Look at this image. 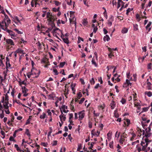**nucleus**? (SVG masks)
<instances>
[{"instance_id":"obj_1","label":"nucleus","mask_w":152,"mask_h":152,"mask_svg":"<svg viewBox=\"0 0 152 152\" xmlns=\"http://www.w3.org/2000/svg\"><path fill=\"white\" fill-rule=\"evenodd\" d=\"M142 125L143 127V128L144 129H145V131H146L145 133V137L146 138H148L150 136H151V128L148 129V128H145V126H147V125L146 124L144 125L143 124L142 122Z\"/></svg>"},{"instance_id":"obj_2","label":"nucleus","mask_w":152,"mask_h":152,"mask_svg":"<svg viewBox=\"0 0 152 152\" xmlns=\"http://www.w3.org/2000/svg\"><path fill=\"white\" fill-rule=\"evenodd\" d=\"M31 73V75L34 74L36 75L35 77L37 78L38 77L40 73V71L39 70H37L34 67H32Z\"/></svg>"},{"instance_id":"obj_3","label":"nucleus","mask_w":152,"mask_h":152,"mask_svg":"<svg viewBox=\"0 0 152 152\" xmlns=\"http://www.w3.org/2000/svg\"><path fill=\"white\" fill-rule=\"evenodd\" d=\"M148 145V144L145 142L144 140H143L141 142L140 144V145L141 146L140 147H141L142 151H145V150H147L146 148ZM140 145L139 144L138 145V146H140Z\"/></svg>"},{"instance_id":"obj_4","label":"nucleus","mask_w":152,"mask_h":152,"mask_svg":"<svg viewBox=\"0 0 152 152\" xmlns=\"http://www.w3.org/2000/svg\"><path fill=\"white\" fill-rule=\"evenodd\" d=\"M79 120L81 121L83 120L85 115V113L84 110H82L79 112Z\"/></svg>"},{"instance_id":"obj_5","label":"nucleus","mask_w":152,"mask_h":152,"mask_svg":"<svg viewBox=\"0 0 152 152\" xmlns=\"http://www.w3.org/2000/svg\"><path fill=\"white\" fill-rule=\"evenodd\" d=\"M22 92L24 93L23 96H28V94L27 93L28 90L25 86H22Z\"/></svg>"},{"instance_id":"obj_6","label":"nucleus","mask_w":152,"mask_h":152,"mask_svg":"<svg viewBox=\"0 0 152 152\" xmlns=\"http://www.w3.org/2000/svg\"><path fill=\"white\" fill-rule=\"evenodd\" d=\"M61 112L62 114L61 115L59 116V118L60 119L61 122L62 123H63V121H62V120H63L64 121H65L66 119V117L65 116H64V114H63V113L62 110H61Z\"/></svg>"},{"instance_id":"obj_7","label":"nucleus","mask_w":152,"mask_h":152,"mask_svg":"<svg viewBox=\"0 0 152 152\" xmlns=\"http://www.w3.org/2000/svg\"><path fill=\"white\" fill-rule=\"evenodd\" d=\"M7 44L12 45H14V44L12 40L10 39H7L6 40Z\"/></svg>"},{"instance_id":"obj_8","label":"nucleus","mask_w":152,"mask_h":152,"mask_svg":"<svg viewBox=\"0 0 152 152\" xmlns=\"http://www.w3.org/2000/svg\"><path fill=\"white\" fill-rule=\"evenodd\" d=\"M115 101L113 100H112L110 104L111 109H113L115 107Z\"/></svg>"},{"instance_id":"obj_9","label":"nucleus","mask_w":152,"mask_h":152,"mask_svg":"<svg viewBox=\"0 0 152 152\" xmlns=\"http://www.w3.org/2000/svg\"><path fill=\"white\" fill-rule=\"evenodd\" d=\"M47 20L49 23H53V21H54L55 20V17L53 15H52L51 17L48 19Z\"/></svg>"},{"instance_id":"obj_10","label":"nucleus","mask_w":152,"mask_h":152,"mask_svg":"<svg viewBox=\"0 0 152 152\" xmlns=\"http://www.w3.org/2000/svg\"><path fill=\"white\" fill-rule=\"evenodd\" d=\"M125 121L124 123V124L127 126H128L130 124V120L126 119L125 120Z\"/></svg>"},{"instance_id":"obj_11","label":"nucleus","mask_w":152,"mask_h":152,"mask_svg":"<svg viewBox=\"0 0 152 152\" xmlns=\"http://www.w3.org/2000/svg\"><path fill=\"white\" fill-rule=\"evenodd\" d=\"M93 119H89L88 121V127L90 128H91L92 127Z\"/></svg>"},{"instance_id":"obj_12","label":"nucleus","mask_w":152,"mask_h":152,"mask_svg":"<svg viewBox=\"0 0 152 152\" xmlns=\"http://www.w3.org/2000/svg\"><path fill=\"white\" fill-rule=\"evenodd\" d=\"M35 7H39L40 6V3H42V1L38 0H35Z\"/></svg>"},{"instance_id":"obj_13","label":"nucleus","mask_w":152,"mask_h":152,"mask_svg":"<svg viewBox=\"0 0 152 152\" xmlns=\"http://www.w3.org/2000/svg\"><path fill=\"white\" fill-rule=\"evenodd\" d=\"M110 39V38L108 35H106L103 38V40L104 41H105L106 40L107 41H109Z\"/></svg>"},{"instance_id":"obj_14","label":"nucleus","mask_w":152,"mask_h":152,"mask_svg":"<svg viewBox=\"0 0 152 152\" xmlns=\"http://www.w3.org/2000/svg\"><path fill=\"white\" fill-rule=\"evenodd\" d=\"M9 103L8 102H5V103H4L3 104L4 107V108L6 109H8L9 108V106H8Z\"/></svg>"},{"instance_id":"obj_15","label":"nucleus","mask_w":152,"mask_h":152,"mask_svg":"<svg viewBox=\"0 0 152 152\" xmlns=\"http://www.w3.org/2000/svg\"><path fill=\"white\" fill-rule=\"evenodd\" d=\"M145 94L148 96V97H151L152 96V93L150 91H146L145 92Z\"/></svg>"},{"instance_id":"obj_16","label":"nucleus","mask_w":152,"mask_h":152,"mask_svg":"<svg viewBox=\"0 0 152 152\" xmlns=\"http://www.w3.org/2000/svg\"><path fill=\"white\" fill-rule=\"evenodd\" d=\"M32 116H29V118L27 119V120L25 124L26 125H27L30 123V122L31 121V120L32 118Z\"/></svg>"},{"instance_id":"obj_17","label":"nucleus","mask_w":152,"mask_h":152,"mask_svg":"<svg viewBox=\"0 0 152 152\" xmlns=\"http://www.w3.org/2000/svg\"><path fill=\"white\" fill-rule=\"evenodd\" d=\"M62 39L64 42L67 44L69 43V40H68V38L66 37V38H62Z\"/></svg>"},{"instance_id":"obj_18","label":"nucleus","mask_w":152,"mask_h":152,"mask_svg":"<svg viewBox=\"0 0 152 152\" xmlns=\"http://www.w3.org/2000/svg\"><path fill=\"white\" fill-rule=\"evenodd\" d=\"M134 30V31H136L138 30V25L137 24L133 25Z\"/></svg>"},{"instance_id":"obj_19","label":"nucleus","mask_w":152,"mask_h":152,"mask_svg":"<svg viewBox=\"0 0 152 152\" xmlns=\"http://www.w3.org/2000/svg\"><path fill=\"white\" fill-rule=\"evenodd\" d=\"M128 31V29L127 28H124L121 31V32L123 34L126 33Z\"/></svg>"},{"instance_id":"obj_20","label":"nucleus","mask_w":152,"mask_h":152,"mask_svg":"<svg viewBox=\"0 0 152 152\" xmlns=\"http://www.w3.org/2000/svg\"><path fill=\"white\" fill-rule=\"evenodd\" d=\"M142 109V111L139 114V115H140L143 112H146V111H147L148 110V107H143Z\"/></svg>"},{"instance_id":"obj_21","label":"nucleus","mask_w":152,"mask_h":152,"mask_svg":"<svg viewBox=\"0 0 152 152\" xmlns=\"http://www.w3.org/2000/svg\"><path fill=\"white\" fill-rule=\"evenodd\" d=\"M48 96L49 99H54L55 97V95L53 94H50Z\"/></svg>"},{"instance_id":"obj_22","label":"nucleus","mask_w":152,"mask_h":152,"mask_svg":"<svg viewBox=\"0 0 152 152\" xmlns=\"http://www.w3.org/2000/svg\"><path fill=\"white\" fill-rule=\"evenodd\" d=\"M23 50H22L20 48H18L17 50H16L15 53H23Z\"/></svg>"},{"instance_id":"obj_23","label":"nucleus","mask_w":152,"mask_h":152,"mask_svg":"<svg viewBox=\"0 0 152 152\" xmlns=\"http://www.w3.org/2000/svg\"><path fill=\"white\" fill-rule=\"evenodd\" d=\"M90 82L91 85H94L95 83V81L94 78H92L90 80Z\"/></svg>"},{"instance_id":"obj_24","label":"nucleus","mask_w":152,"mask_h":152,"mask_svg":"<svg viewBox=\"0 0 152 152\" xmlns=\"http://www.w3.org/2000/svg\"><path fill=\"white\" fill-rule=\"evenodd\" d=\"M46 115V113H43L42 114L40 115V118L41 119H44L45 118Z\"/></svg>"},{"instance_id":"obj_25","label":"nucleus","mask_w":152,"mask_h":152,"mask_svg":"<svg viewBox=\"0 0 152 152\" xmlns=\"http://www.w3.org/2000/svg\"><path fill=\"white\" fill-rule=\"evenodd\" d=\"M92 64H93L95 66H97V64H96L95 59L93 58L91 61Z\"/></svg>"},{"instance_id":"obj_26","label":"nucleus","mask_w":152,"mask_h":152,"mask_svg":"<svg viewBox=\"0 0 152 152\" xmlns=\"http://www.w3.org/2000/svg\"><path fill=\"white\" fill-rule=\"evenodd\" d=\"M83 23L85 26H86L87 25L88 22L87 21L86 19H83Z\"/></svg>"},{"instance_id":"obj_27","label":"nucleus","mask_w":152,"mask_h":152,"mask_svg":"<svg viewBox=\"0 0 152 152\" xmlns=\"http://www.w3.org/2000/svg\"><path fill=\"white\" fill-rule=\"evenodd\" d=\"M42 61L45 64L48 63V61H49L48 59L46 58H45L42 60Z\"/></svg>"},{"instance_id":"obj_28","label":"nucleus","mask_w":152,"mask_h":152,"mask_svg":"<svg viewBox=\"0 0 152 152\" xmlns=\"http://www.w3.org/2000/svg\"><path fill=\"white\" fill-rule=\"evenodd\" d=\"M52 15V14L51 13V12H48L47 13V18L48 19L50 17H51Z\"/></svg>"},{"instance_id":"obj_29","label":"nucleus","mask_w":152,"mask_h":152,"mask_svg":"<svg viewBox=\"0 0 152 152\" xmlns=\"http://www.w3.org/2000/svg\"><path fill=\"white\" fill-rule=\"evenodd\" d=\"M14 147L15 148H16V150L17 151H20L21 152L22 151L21 150H20L19 148V147L18 146V145L17 144H15L14 145Z\"/></svg>"},{"instance_id":"obj_30","label":"nucleus","mask_w":152,"mask_h":152,"mask_svg":"<svg viewBox=\"0 0 152 152\" xmlns=\"http://www.w3.org/2000/svg\"><path fill=\"white\" fill-rule=\"evenodd\" d=\"M138 131L139 132V133H141L142 132V134L143 135H144L145 134V131L144 130H143L142 131V130L139 128H138Z\"/></svg>"},{"instance_id":"obj_31","label":"nucleus","mask_w":152,"mask_h":152,"mask_svg":"<svg viewBox=\"0 0 152 152\" xmlns=\"http://www.w3.org/2000/svg\"><path fill=\"white\" fill-rule=\"evenodd\" d=\"M125 139L124 138L122 137V136H121V137L119 140V142L121 144H123V142L124 141Z\"/></svg>"},{"instance_id":"obj_32","label":"nucleus","mask_w":152,"mask_h":152,"mask_svg":"<svg viewBox=\"0 0 152 152\" xmlns=\"http://www.w3.org/2000/svg\"><path fill=\"white\" fill-rule=\"evenodd\" d=\"M132 137H131L130 139V140L131 141H132L134 140V138L136 137V135L134 133H132Z\"/></svg>"},{"instance_id":"obj_33","label":"nucleus","mask_w":152,"mask_h":152,"mask_svg":"<svg viewBox=\"0 0 152 152\" xmlns=\"http://www.w3.org/2000/svg\"><path fill=\"white\" fill-rule=\"evenodd\" d=\"M65 63V62H61L60 64L59 67L60 68L63 67Z\"/></svg>"},{"instance_id":"obj_34","label":"nucleus","mask_w":152,"mask_h":152,"mask_svg":"<svg viewBox=\"0 0 152 152\" xmlns=\"http://www.w3.org/2000/svg\"><path fill=\"white\" fill-rule=\"evenodd\" d=\"M147 68L148 69H152V64L151 63H150L148 64Z\"/></svg>"},{"instance_id":"obj_35","label":"nucleus","mask_w":152,"mask_h":152,"mask_svg":"<svg viewBox=\"0 0 152 152\" xmlns=\"http://www.w3.org/2000/svg\"><path fill=\"white\" fill-rule=\"evenodd\" d=\"M35 1H36L35 0H32L31 2V5L32 7H34V5H35Z\"/></svg>"},{"instance_id":"obj_36","label":"nucleus","mask_w":152,"mask_h":152,"mask_svg":"<svg viewBox=\"0 0 152 152\" xmlns=\"http://www.w3.org/2000/svg\"><path fill=\"white\" fill-rule=\"evenodd\" d=\"M19 85L21 87L22 86L21 85L22 84L26 85V83L25 82V80H24L22 81H19Z\"/></svg>"},{"instance_id":"obj_37","label":"nucleus","mask_w":152,"mask_h":152,"mask_svg":"<svg viewBox=\"0 0 152 152\" xmlns=\"http://www.w3.org/2000/svg\"><path fill=\"white\" fill-rule=\"evenodd\" d=\"M73 85V83H72L71 85V87L72 90V91H73V93L75 94V89L74 88V87H72Z\"/></svg>"},{"instance_id":"obj_38","label":"nucleus","mask_w":152,"mask_h":152,"mask_svg":"<svg viewBox=\"0 0 152 152\" xmlns=\"http://www.w3.org/2000/svg\"><path fill=\"white\" fill-rule=\"evenodd\" d=\"M26 134L27 136H28L29 137H30L31 136L29 130L28 129H26Z\"/></svg>"},{"instance_id":"obj_39","label":"nucleus","mask_w":152,"mask_h":152,"mask_svg":"<svg viewBox=\"0 0 152 152\" xmlns=\"http://www.w3.org/2000/svg\"><path fill=\"white\" fill-rule=\"evenodd\" d=\"M113 141L110 142L109 143V147L111 148H113Z\"/></svg>"},{"instance_id":"obj_40","label":"nucleus","mask_w":152,"mask_h":152,"mask_svg":"<svg viewBox=\"0 0 152 152\" xmlns=\"http://www.w3.org/2000/svg\"><path fill=\"white\" fill-rule=\"evenodd\" d=\"M126 100L124 98H122L121 101V102L123 104H125L126 103Z\"/></svg>"},{"instance_id":"obj_41","label":"nucleus","mask_w":152,"mask_h":152,"mask_svg":"<svg viewBox=\"0 0 152 152\" xmlns=\"http://www.w3.org/2000/svg\"><path fill=\"white\" fill-rule=\"evenodd\" d=\"M132 9H131L130 8H128L127 10H126V14L128 15L129 14V13L132 10Z\"/></svg>"},{"instance_id":"obj_42","label":"nucleus","mask_w":152,"mask_h":152,"mask_svg":"<svg viewBox=\"0 0 152 152\" xmlns=\"http://www.w3.org/2000/svg\"><path fill=\"white\" fill-rule=\"evenodd\" d=\"M113 52H110V53L108 54V56L110 58H112L113 56H114L112 53Z\"/></svg>"},{"instance_id":"obj_43","label":"nucleus","mask_w":152,"mask_h":152,"mask_svg":"<svg viewBox=\"0 0 152 152\" xmlns=\"http://www.w3.org/2000/svg\"><path fill=\"white\" fill-rule=\"evenodd\" d=\"M11 36V37L12 38H13L12 37H15V34L11 30V32H10L9 34Z\"/></svg>"},{"instance_id":"obj_44","label":"nucleus","mask_w":152,"mask_h":152,"mask_svg":"<svg viewBox=\"0 0 152 152\" xmlns=\"http://www.w3.org/2000/svg\"><path fill=\"white\" fill-rule=\"evenodd\" d=\"M144 140V141H145V142H146V143H147L148 144H148L149 142H151V140H149L148 138L145 139V140Z\"/></svg>"},{"instance_id":"obj_45","label":"nucleus","mask_w":152,"mask_h":152,"mask_svg":"<svg viewBox=\"0 0 152 152\" xmlns=\"http://www.w3.org/2000/svg\"><path fill=\"white\" fill-rule=\"evenodd\" d=\"M53 11L54 12H59V7L56 9V8H53Z\"/></svg>"},{"instance_id":"obj_46","label":"nucleus","mask_w":152,"mask_h":152,"mask_svg":"<svg viewBox=\"0 0 152 152\" xmlns=\"http://www.w3.org/2000/svg\"><path fill=\"white\" fill-rule=\"evenodd\" d=\"M0 117L2 118L4 116V110H2L1 111V113L0 115Z\"/></svg>"},{"instance_id":"obj_47","label":"nucleus","mask_w":152,"mask_h":152,"mask_svg":"<svg viewBox=\"0 0 152 152\" xmlns=\"http://www.w3.org/2000/svg\"><path fill=\"white\" fill-rule=\"evenodd\" d=\"M108 49L110 52H112L113 50H115V51L116 50H117V48H115L114 49V48H108Z\"/></svg>"},{"instance_id":"obj_48","label":"nucleus","mask_w":152,"mask_h":152,"mask_svg":"<svg viewBox=\"0 0 152 152\" xmlns=\"http://www.w3.org/2000/svg\"><path fill=\"white\" fill-rule=\"evenodd\" d=\"M127 84H128V85L129 86H131L132 85V83L130 82L129 80L128 79H126V83Z\"/></svg>"},{"instance_id":"obj_49","label":"nucleus","mask_w":152,"mask_h":152,"mask_svg":"<svg viewBox=\"0 0 152 152\" xmlns=\"http://www.w3.org/2000/svg\"><path fill=\"white\" fill-rule=\"evenodd\" d=\"M77 95L78 97V99H80V98L82 96V95L81 93L80 92H79L77 94Z\"/></svg>"},{"instance_id":"obj_50","label":"nucleus","mask_w":152,"mask_h":152,"mask_svg":"<svg viewBox=\"0 0 152 152\" xmlns=\"http://www.w3.org/2000/svg\"><path fill=\"white\" fill-rule=\"evenodd\" d=\"M134 107H137L138 106H140V103L138 102H134Z\"/></svg>"},{"instance_id":"obj_51","label":"nucleus","mask_w":152,"mask_h":152,"mask_svg":"<svg viewBox=\"0 0 152 152\" xmlns=\"http://www.w3.org/2000/svg\"><path fill=\"white\" fill-rule=\"evenodd\" d=\"M6 28H5V29H4H4H3L5 31H6L8 33H9V34H10V33L11 32V30L8 29L7 28V26H6Z\"/></svg>"},{"instance_id":"obj_52","label":"nucleus","mask_w":152,"mask_h":152,"mask_svg":"<svg viewBox=\"0 0 152 152\" xmlns=\"http://www.w3.org/2000/svg\"><path fill=\"white\" fill-rule=\"evenodd\" d=\"M95 143V142H91V146H90L89 148V149H92V148L93 147V145Z\"/></svg>"},{"instance_id":"obj_53","label":"nucleus","mask_w":152,"mask_h":152,"mask_svg":"<svg viewBox=\"0 0 152 152\" xmlns=\"http://www.w3.org/2000/svg\"><path fill=\"white\" fill-rule=\"evenodd\" d=\"M53 23H50V25H51V26L52 27L51 28L52 29L54 28L55 27V25L54 23V21H53Z\"/></svg>"},{"instance_id":"obj_54","label":"nucleus","mask_w":152,"mask_h":152,"mask_svg":"<svg viewBox=\"0 0 152 152\" xmlns=\"http://www.w3.org/2000/svg\"><path fill=\"white\" fill-rule=\"evenodd\" d=\"M133 99L134 101H135L136 100H137V99H136L137 98V94L136 93H135L134 94H133Z\"/></svg>"},{"instance_id":"obj_55","label":"nucleus","mask_w":152,"mask_h":152,"mask_svg":"<svg viewBox=\"0 0 152 152\" xmlns=\"http://www.w3.org/2000/svg\"><path fill=\"white\" fill-rule=\"evenodd\" d=\"M85 99V98H82L80 100V101L79 102V104H82L83 102L84 101V100Z\"/></svg>"},{"instance_id":"obj_56","label":"nucleus","mask_w":152,"mask_h":152,"mask_svg":"<svg viewBox=\"0 0 152 152\" xmlns=\"http://www.w3.org/2000/svg\"><path fill=\"white\" fill-rule=\"evenodd\" d=\"M57 140H54L52 143V145L53 146H56L57 145Z\"/></svg>"},{"instance_id":"obj_57","label":"nucleus","mask_w":152,"mask_h":152,"mask_svg":"<svg viewBox=\"0 0 152 152\" xmlns=\"http://www.w3.org/2000/svg\"><path fill=\"white\" fill-rule=\"evenodd\" d=\"M53 72L55 73V75H58V73L56 69H53Z\"/></svg>"},{"instance_id":"obj_58","label":"nucleus","mask_w":152,"mask_h":152,"mask_svg":"<svg viewBox=\"0 0 152 152\" xmlns=\"http://www.w3.org/2000/svg\"><path fill=\"white\" fill-rule=\"evenodd\" d=\"M38 46L39 47V48L40 49H42V45L40 43V42H38Z\"/></svg>"},{"instance_id":"obj_59","label":"nucleus","mask_w":152,"mask_h":152,"mask_svg":"<svg viewBox=\"0 0 152 152\" xmlns=\"http://www.w3.org/2000/svg\"><path fill=\"white\" fill-rule=\"evenodd\" d=\"M127 135V134L125 133V132H124L121 135V136H122V137L124 138H126V136Z\"/></svg>"},{"instance_id":"obj_60","label":"nucleus","mask_w":152,"mask_h":152,"mask_svg":"<svg viewBox=\"0 0 152 152\" xmlns=\"http://www.w3.org/2000/svg\"><path fill=\"white\" fill-rule=\"evenodd\" d=\"M9 140L10 141H14V142H15V140H14V137H12V136H10V138H9Z\"/></svg>"},{"instance_id":"obj_61","label":"nucleus","mask_w":152,"mask_h":152,"mask_svg":"<svg viewBox=\"0 0 152 152\" xmlns=\"http://www.w3.org/2000/svg\"><path fill=\"white\" fill-rule=\"evenodd\" d=\"M99 114H100L99 113H95V111H94V116H96V117L98 116H99Z\"/></svg>"},{"instance_id":"obj_62","label":"nucleus","mask_w":152,"mask_h":152,"mask_svg":"<svg viewBox=\"0 0 152 152\" xmlns=\"http://www.w3.org/2000/svg\"><path fill=\"white\" fill-rule=\"evenodd\" d=\"M151 22H149V23L145 27L146 29H147V28L151 26Z\"/></svg>"},{"instance_id":"obj_63","label":"nucleus","mask_w":152,"mask_h":152,"mask_svg":"<svg viewBox=\"0 0 152 152\" xmlns=\"http://www.w3.org/2000/svg\"><path fill=\"white\" fill-rule=\"evenodd\" d=\"M73 114L72 113H70L69 114V121L71 120V119L73 118Z\"/></svg>"},{"instance_id":"obj_64","label":"nucleus","mask_w":152,"mask_h":152,"mask_svg":"<svg viewBox=\"0 0 152 152\" xmlns=\"http://www.w3.org/2000/svg\"><path fill=\"white\" fill-rule=\"evenodd\" d=\"M68 138L70 140V141H71V140L72 138L71 137V134H69L68 135Z\"/></svg>"}]
</instances>
